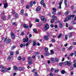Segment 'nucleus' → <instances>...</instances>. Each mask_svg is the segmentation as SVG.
<instances>
[{
  "mask_svg": "<svg viewBox=\"0 0 76 76\" xmlns=\"http://www.w3.org/2000/svg\"><path fill=\"white\" fill-rule=\"evenodd\" d=\"M15 48H16V46H13L12 47V50H14V49Z\"/></svg>",
  "mask_w": 76,
  "mask_h": 76,
  "instance_id": "obj_32",
  "label": "nucleus"
},
{
  "mask_svg": "<svg viewBox=\"0 0 76 76\" xmlns=\"http://www.w3.org/2000/svg\"><path fill=\"white\" fill-rule=\"evenodd\" d=\"M44 1L42 0L41 1V4H42L43 6V7H44L45 6V3H44Z\"/></svg>",
  "mask_w": 76,
  "mask_h": 76,
  "instance_id": "obj_6",
  "label": "nucleus"
},
{
  "mask_svg": "<svg viewBox=\"0 0 76 76\" xmlns=\"http://www.w3.org/2000/svg\"><path fill=\"white\" fill-rule=\"evenodd\" d=\"M44 39L45 40H48V36L46 35H45L44 36Z\"/></svg>",
  "mask_w": 76,
  "mask_h": 76,
  "instance_id": "obj_9",
  "label": "nucleus"
},
{
  "mask_svg": "<svg viewBox=\"0 0 76 76\" xmlns=\"http://www.w3.org/2000/svg\"><path fill=\"white\" fill-rule=\"evenodd\" d=\"M0 69H4V70H6V68H5V67H4L3 66L1 65H0Z\"/></svg>",
  "mask_w": 76,
  "mask_h": 76,
  "instance_id": "obj_11",
  "label": "nucleus"
},
{
  "mask_svg": "<svg viewBox=\"0 0 76 76\" xmlns=\"http://www.w3.org/2000/svg\"><path fill=\"white\" fill-rule=\"evenodd\" d=\"M12 56H8L7 58L8 60H10L11 59V57H12Z\"/></svg>",
  "mask_w": 76,
  "mask_h": 76,
  "instance_id": "obj_20",
  "label": "nucleus"
},
{
  "mask_svg": "<svg viewBox=\"0 0 76 76\" xmlns=\"http://www.w3.org/2000/svg\"><path fill=\"white\" fill-rule=\"evenodd\" d=\"M29 7V6L28 5H27L26 6V8L28 9Z\"/></svg>",
  "mask_w": 76,
  "mask_h": 76,
  "instance_id": "obj_63",
  "label": "nucleus"
},
{
  "mask_svg": "<svg viewBox=\"0 0 76 76\" xmlns=\"http://www.w3.org/2000/svg\"><path fill=\"white\" fill-rule=\"evenodd\" d=\"M35 21L36 22H39V20L38 18H37L36 19Z\"/></svg>",
  "mask_w": 76,
  "mask_h": 76,
  "instance_id": "obj_31",
  "label": "nucleus"
},
{
  "mask_svg": "<svg viewBox=\"0 0 76 76\" xmlns=\"http://www.w3.org/2000/svg\"><path fill=\"white\" fill-rule=\"evenodd\" d=\"M23 12H24V10H23V9L22 10H21V15H23Z\"/></svg>",
  "mask_w": 76,
  "mask_h": 76,
  "instance_id": "obj_21",
  "label": "nucleus"
},
{
  "mask_svg": "<svg viewBox=\"0 0 76 76\" xmlns=\"http://www.w3.org/2000/svg\"><path fill=\"white\" fill-rule=\"evenodd\" d=\"M31 58H32V57H31V56H30L28 57V59L29 60H31Z\"/></svg>",
  "mask_w": 76,
  "mask_h": 76,
  "instance_id": "obj_47",
  "label": "nucleus"
},
{
  "mask_svg": "<svg viewBox=\"0 0 76 76\" xmlns=\"http://www.w3.org/2000/svg\"><path fill=\"white\" fill-rule=\"evenodd\" d=\"M3 19L4 21H6V19L5 18H3Z\"/></svg>",
  "mask_w": 76,
  "mask_h": 76,
  "instance_id": "obj_59",
  "label": "nucleus"
},
{
  "mask_svg": "<svg viewBox=\"0 0 76 76\" xmlns=\"http://www.w3.org/2000/svg\"><path fill=\"white\" fill-rule=\"evenodd\" d=\"M11 42V40H10V39H8L6 41V42L7 43H10V42Z\"/></svg>",
  "mask_w": 76,
  "mask_h": 76,
  "instance_id": "obj_16",
  "label": "nucleus"
},
{
  "mask_svg": "<svg viewBox=\"0 0 76 76\" xmlns=\"http://www.w3.org/2000/svg\"><path fill=\"white\" fill-rule=\"evenodd\" d=\"M16 23L15 22H13L12 23V24L13 25H14L15 26L16 25Z\"/></svg>",
  "mask_w": 76,
  "mask_h": 76,
  "instance_id": "obj_57",
  "label": "nucleus"
},
{
  "mask_svg": "<svg viewBox=\"0 0 76 76\" xmlns=\"http://www.w3.org/2000/svg\"><path fill=\"white\" fill-rule=\"evenodd\" d=\"M54 19H52L51 20V23H53L54 22Z\"/></svg>",
  "mask_w": 76,
  "mask_h": 76,
  "instance_id": "obj_44",
  "label": "nucleus"
},
{
  "mask_svg": "<svg viewBox=\"0 0 76 76\" xmlns=\"http://www.w3.org/2000/svg\"><path fill=\"white\" fill-rule=\"evenodd\" d=\"M72 24H73V25L75 24V21H73L72 22Z\"/></svg>",
  "mask_w": 76,
  "mask_h": 76,
  "instance_id": "obj_58",
  "label": "nucleus"
},
{
  "mask_svg": "<svg viewBox=\"0 0 76 76\" xmlns=\"http://www.w3.org/2000/svg\"><path fill=\"white\" fill-rule=\"evenodd\" d=\"M71 16H69L68 17V18L67 17L66 18L65 20L64 21V22H66V21H67V20H68H68H70V19H71Z\"/></svg>",
  "mask_w": 76,
  "mask_h": 76,
  "instance_id": "obj_3",
  "label": "nucleus"
},
{
  "mask_svg": "<svg viewBox=\"0 0 76 76\" xmlns=\"http://www.w3.org/2000/svg\"><path fill=\"white\" fill-rule=\"evenodd\" d=\"M33 5V4L32 3V1H31L30 2L29 6L30 7H32Z\"/></svg>",
  "mask_w": 76,
  "mask_h": 76,
  "instance_id": "obj_29",
  "label": "nucleus"
},
{
  "mask_svg": "<svg viewBox=\"0 0 76 76\" xmlns=\"http://www.w3.org/2000/svg\"><path fill=\"white\" fill-rule=\"evenodd\" d=\"M45 52H48V48L45 47Z\"/></svg>",
  "mask_w": 76,
  "mask_h": 76,
  "instance_id": "obj_26",
  "label": "nucleus"
},
{
  "mask_svg": "<svg viewBox=\"0 0 76 76\" xmlns=\"http://www.w3.org/2000/svg\"><path fill=\"white\" fill-rule=\"evenodd\" d=\"M73 34V33L72 32H70L69 33V38H70L72 37V35Z\"/></svg>",
  "mask_w": 76,
  "mask_h": 76,
  "instance_id": "obj_12",
  "label": "nucleus"
},
{
  "mask_svg": "<svg viewBox=\"0 0 76 76\" xmlns=\"http://www.w3.org/2000/svg\"><path fill=\"white\" fill-rule=\"evenodd\" d=\"M50 54L52 55L54 54V52H53V50H50Z\"/></svg>",
  "mask_w": 76,
  "mask_h": 76,
  "instance_id": "obj_27",
  "label": "nucleus"
},
{
  "mask_svg": "<svg viewBox=\"0 0 76 76\" xmlns=\"http://www.w3.org/2000/svg\"><path fill=\"white\" fill-rule=\"evenodd\" d=\"M41 9V7H38L36 9V11L37 12H38V11H39Z\"/></svg>",
  "mask_w": 76,
  "mask_h": 76,
  "instance_id": "obj_14",
  "label": "nucleus"
},
{
  "mask_svg": "<svg viewBox=\"0 0 76 76\" xmlns=\"http://www.w3.org/2000/svg\"><path fill=\"white\" fill-rule=\"evenodd\" d=\"M61 12H59L57 13V15H61Z\"/></svg>",
  "mask_w": 76,
  "mask_h": 76,
  "instance_id": "obj_35",
  "label": "nucleus"
},
{
  "mask_svg": "<svg viewBox=\"0 0 76 76\" xmlns=\"http://www.w3.org/2000/svg\"><path fill=\"white\" fill-rule=\"evenodd\" d=\"M59 27L60 28H63V24H62V23H60L59 24Z\"/></svg>",
  "mask_w": 76,
  "mask_h": 76,
  "instance_id": "obj_19",
  "label": "nucleus"
},
{
  "mask_svg": "<svg viewBox=\"0 0 76 76\" xmlns=\"http://www.w3.org/2000/svg\"><path fill=\"white\" fill-rule=\"evenodd\" d=\"M32 61H28V64L29 65H31V64H32Z\"/></svg>",
  "mask_w": 76,
  "mask_h": 76,
  "instance_id": "obj_41",
  "label": "nucleus"
},
{
  "mask_svg": "<svg viewBox=\"0 0 76 76\" xmlns=\"http://www.w3.org/2000/svg\"><path fill=\"white\" fill-rule=\"evenodd\" d=\"M13 69L14 70L16 71L18 69V68L16 66H14L13 67Z\"/></svg>",
  "mask_w": 76,
  "mask_h": 76,
  "instance_id": "obj_15",
  "label": "nucleus"
},
{
  "mask_svg": "<svg viewBox=\"0 0 76 76\" xmlns=\"http://www.w3.org/2000/svg\"><path fill=\"white\" fill-rule=\"evenodd\" d=\"M73 67H76V64H74L73 65Z\"/></svg>",
  "mask_w": 76,
  "mask_h": 76,
  "instance_id": "obj_64",
  "label": "nucleus"
},
{
  "mask_svg": "<svg viewBox=\"0 0 76 76\" xmlns=\"http://www.w3.org/2000/svg\"><path fill=\"white\" fill-rule=\"evenodd\" d=\"M1 72H2V73H4V70L3 69L1 70Z\"/></svg>",
  "mask_w": 76,
  "mask_h": 76,
  "instance_id": "obj_62",
  "label": "nucleus"
},
{
  "mask_svg": "<svg viewBox=\"0 0 76 76\" xmlns=\"http://www.w3.org/2000/svg\"><path fill=\"white\" fill-rule=\"evenodd\" d=\"M45 30H48L49 29V26L48 24H46L45 26Z\"/></svg>",
  "mask_w": 76,
  "mask_h": 76,
  "instance_id": "obj_5",
  "label": "nucleus"
},
{
  "mask_svg": "<svg viewBox=\"0 0 76 76\" xmlns=\"http://www.w3.org/2000/svg\"><path fill=\"white\" fill-rule=\"evenodd\" d=\"M64 3L66 7H67V0H65Z\"/></svg>",
  "mask_w": 76,
  "mask_h": 76,
  "instance_id": "obj_24",
  "label": "nucleus"
},
{
  "mask_svg": "<svg viewBox=\"0 0 76 76\" xmlns=\"http://www.w3.org/2000/svg\"><path fill=\"white\" fill-rule=\"evenodd\" d=\"M10 54L11 56H13V52H11Z\"/></svg>",
  "mask_w": 76,
  "mask_h": 76,
  "instance_id": "obj_55",
  "label": "nucleus"
},
{
  "mask_svg": "<svg viewBox=\"0 0 76 76\" xmlns=\"http://www.w3.org/2000/svg\"><path fill=\"white\" fill-rule=\"evenodd\" d=\"M20 35H22V36H23V35H24V32H21L20 34Z\"/></svg>",
  "mask_w": 76,
  "mask_h": 76,
  "instance_id": "obj_50",
  "label": "nucleus"
},
{
  "mask_svg": "<svg viewBox=\"0 0 76 76\" xmlns=\"http://www.w3.org/2000/svg\"><path fill=\"white\" fill-rule=\"evenodd\" d=\"M52 42H55L56 41H55V39H52Z\"/></svg>",
  "mask_w": 76,
  "mask_h": 76,
  "instance_id": "obj_48",
  "label": "nucleus"
},
{
  "mask_svg": "<svg viewBox=\"0 0 76 76\" xmlns=\"http://www.w3.org/2000/svg\"><path fill=\"white\" fill-rule=\"evenodd\" d=\"M11 37L12 39H14L15 38V34H14V33H13V32H11Z\"/></svg>",
  "mask_w": 76,
  "mask_h": 76,
  "instance_id": "obj_1",
  "label": "nucleus"
},
{
  "mask_svg": "<svg viewBox=\"0 0 76 76\" xmlns=\"http://www.w3.org/2000/svg\"><path fill=\"white\" fill-rule=\"evenodd\" d=\"M69 12L67 11L65 13V15H69Z\"/></svg>",
  "mask_w": 76,
  "mask_h": 76,
  "instance_id": "obj_33",
  "label": "nucleus"
},
{
  "mask_svg": "<svg viewBox=\"0 0 76 76\" xmlns=\"http://www.w3.org/2000/svg\"><path fill=\"white\" fill-rule=\"evenodd\" d=\"M61 73L62 74H65L66 73V71L64 70H63L61 71Z\"/></svg>",
  "mask_w": 76,
  "mask_h": 76,
  "instance_id": "obj_17",
  "label": "nucleus"
},
{
  "mask_svg": "<svg viewBox=\"0 0 76 76\" xmlns=\"http://www.w3.org/2000/svg\"><path fill=\"white\" fill-rule=\"evenodd\" d=\"M34 32V33H36V32H37V29H33Z\"/></svg>",
  "mask_w": 76,
  "mask_h": 76,
  "instance_id": "obj_30",
  "label": "nucleus"
},
{
  "mask_svg": "<svg viewBox=\"0 0 76 76\" xmlns=\"http://www.w3.org/2000/svg\"><path fill=\"white\" fill-rule=\"evenodd\" d=\"M54 72H55V73H58V71L57 70H55Z\"/></svg>",
  "mask_w": 76,
  "mask_h": 76,
  "instance_id": "obj_51",
  "label": "nucleus"
},
{
  "mask_svg": "<svg viewBox=\"0 0 76 76\" xmlns=\"http://www.w3.org/2000/svg\"><path fill=\"white\" fill-rule=\"evenodd\" d=\"M31 41H32V40H29V41L28 42V43L29 44H31Z\"/></svg>",
  "mask_w": 76,
  "mask_h": 76,
  "instance_id": "obj_52",
  "label": "nucleus"
},
{
  "mask_svg": "<svg viewBox=\"0 0 76 76\" xmlns=\"http://www.w3.org/2000/svg\"><path fill=\"white\" fill-rule=\"evenodd\" d=\"M34 76H38V74H37V72H36L34 74Z\"/></svg>",
  "mask_w": 76,
  "mask_h": 76,
  "instance_id": "obj_40",
  "label": "nucleus"
},
{
  "mask_svg": "<svg viewBox=\"0 0 76 76\" xmlns=\"http://www.w3.org/2000/svg\"><path fill=\"white\" fill-rule=\"evenodd\" d=\"M55 59V61L56 62H57V61H58V58H54Z\"/></svg>",
  "mask_w": 76,
  "mask_h": 76,
  "instance_id": "obj_25",
  "label": "nucleus"
},
{
  "mask_svg": "<svg viewBox=\"0 0 76 76\" xmlns=\"http://www.w3.org/2000/svg\"><path fill=\"white\" fill-rule=\"evenodd\" d=\"M52 18H54L55 19H57V17L55 15H53L52 16Z\"/></svg>",
  "mask_w": 76,
  "mask_h": 76,
  "instance_id": "obj_28",
  "label": "nucleus"
},
{
  "mask_svg": "<svg viewBox=\"0 0 76 76\" xmlns=\"http://www.w3.org/2000/svg\"><path fill=\"white\" fill-rule=\"evenodd\" d=\"M62 36V35H61V34H60L58 36V38H60Z\"/></svg>",
  "mask_w": 76,
  "mask_h": 76,
  "instance_id": "obj_36",
  "label": "nucleus"
},
{
  "mask_svg": "<svg viewBox=\"0 0 76 76\" xmlns=\"http://www.w3.org/2000/svg\"><path fill=\"white\" fill-rule=\"evenodd\" d=\"M24 69L25 68L22 67H19L18 69V70H19V71H22V70H24Z\"/></svg>",
  "mask_w": 76,
  "mask_h": 76,
  "instance_id": "obj_7",
  "label": "nucleus"
},
{
  "mask_svg": "<svg viewBox=\"0 0 76 76\" xmlns=\"http://www.w3.org/2000/svg\"><path fill=\"white\" fill-rule=\"evenodd\" d=\"M33 46H35L37 45V42H36V41H34L33 42Z\"/></svg>",
  "mask_w": 76,
  "mask_h": 76,
  "instance_id": "obj_13",
  "label": "nucleus"
},
{
  "mask_svg": "<svg viewBox=\"0 0 76 76\" xmlns=\"http://www.w3.org/2000/svg\"><path fill=\"white\" fill-rule=\"evenodd\" d=\"M72 48H73V47L72 46H70L69 47L68 50H72Z\"/></svg>",
  "mask_w": 76,
  "mask_h": 76,
  "instance_id": "obj_22",
  "label": "nucleus"
},
{
  "mask_svg": "<svg viewBox=\"0 0 76 76\" xmlns=\"http://www.w3.org/2000/svg\"><path fill=\"white\" fill-rule=\"evenodd\" d=\"M18 14H16L15 15V18H18Z\"/></svg>",
  "mask_w": 76,
  "mask_h": 76,
  "instance_id": "obj_56",
  "label": "nucleus"
},
{
  "mask_svg": "<svg viewBox=\"0 0 76 76\" xmlns=\"http://www.w3.org/2000/svg\"><path fill=\"white\" fill-rule=\"evenodd\" d=\"M21 58V57L20 56L18 57V60H20Z\"/></svg>",
  "mask_w": 76,
  "mask_h": 76,
  "instance_id": "obj_54",
  "label": "nucleus"
},
{
  "mask_svg": "<svg viewBox=\"0 0 76 76\" xmlns=\"http://www.w3.org/2000/svg\"><path fill=\"white\" fill-rule=\"evenodd\" d=\"M52 10L54 11V12H56V8H53Z\"/></svg>",
  "mask_w": 76,
  "mask_h": 76,
  "instance_id": "obj_46",
  "label": "nucleus"
},
{
  "mask_svg": "<svg viewBox=\"0 0 76 76\" xmlns=\"http://www.w3.org/2000/svg\"><path fill=\"white\" fill-rule=\"evenodd\" d=\"M26 38H24L23 39V42H28V40H29V38L26 37Z\"/></svg>",
  "mask_w": 76,
  "mask_h": 76,
  "instance_id": "obj_4",
  "label": "nucleus"
},
{
  "mask_svg": "<svg viewBox=\"0 0 76 76\" xmlns=\"http://www.w3.org/2000/svg\"><path fill=\"white\" fill-rule=\"evenodd\" d=\"M67 37H68V35H66L65 36V38L66 40H67Z\"/></svg>",
  "mask_w": 76,
  "mask_h": 76,
  "instance_id": "obj_39",
  "label": "nucleus"
},
{
  "mask_svg": "<svg viewBox=\"0 0 76 76\" xmlns=\"http://www.w3.org/2000/svg\"><path fill=\"white\" fill-rule=\"evenodd\" d=\"M23 44H21L20 45V47L21 48L23 47Z\"/></svg>",
  "mask_w": 76,
  "mask_h": 76,
  "instance_id": "obj_45",
  "label": "nucleus"
},
{
  "mask_svg": "<svg viewBox=\"0 0 76 76\" xmlns=\"http://www.w3.org/2000/svg\"><path fill=\"white\" fill-rule=\"evenodd\" d=\"M69 30H72V29H73V27H71L69 28Z\"/></svg>",
  "mask_w": 76,
  "mask_h": 76,
  "instance_id": "obj_60",
  "label": "nucleus"
},
{
  "mask_svg": "<svg viewBox=\"0 0 76 76\" xmlns=\"http://www.w3.org/2000/svg\"><path fill=\"white\" fill-rule=\"evenodd\" d=\"M50 56V53H46V56Z\"/></svg>",
  "mask_w": 76,
  "mask_h": 76,
  "instance_id": "obj_61",
  "label": "nucleus"
},
{
  "mask_svg": "<svg viewBox=\"0 0 76 76\" xmlns=\"http://www.w3.org/2000/svg\"><path fill=\"white\" fill-rule=\"evenodd\" d=\"M23 27L25 28H26V25L25 24H23Z\"/></svg>",
  "mask_w": 76,
  "mask_h": 76,
  "instance_id": "obj_53",
  "label": "nucleus"
},
{
  "mask_svg": "<svg viewBox=\"0 0 76 76\" xmlns=\"http://www.w3.org/2000/svg\"><path fill=\"white\" fill-rule=\"evenodd\" d=\"M65 65H66V66H70V61H68L65 62Z\"/></svg>",
  "mask_w": 76,
  "mask_h": 76,
  "instance_id": "obj_2",
  "label": "nucleus"
},
{
  "mask_svg": "<svg viewBox=\"0 0 76 76\" xmlns=\"http://www.w3.org/2000/svg\"><path fill=\"white\" fill-rule=\"evenodd\" d=\"M62 4V1H60L59 3V8L60 9H61V4Z\"/></svg>",
  "mask_w": 76,
  "mask_h": 76,
  "instance_id": "obj_8",
  "label": "nucleus"
},
{
  "mask_svg": "<svg viewBox=\"0 0 76 76\" xmlns=\"http://www.w3.org/2000/svg\"><path fill=\"white\" fill-rule=\"evenodd\" d=\"M44 18H44V16H42V17L41 18V19L42 20H43V19H44Z\"/></svg>",
  "mask_w": 76,
  "mask_h": 76,
  "instance_id": "obj_38",
  "label": "nucleus"
},
{
  "mask_svg": "<svg viewBox=\"0 0 76 76\" xmlns=\"http://www.w3.org/2000/svg\"><path fill=\"white\" fill-rule=\"evenodd\" d=\"M63 64V63L61 62L59 63V66H62V65Z\"/></svg>",
  "mask_w": 76,
  "mask_h": 76,
  "instance_id": "obj_34",
  "label": "nucleus"
},
{
  "mask_svg": "<svg viewBox=\"0 0 76 76\" xmlns=\"http://www.w3.org/2000/svg\"><path fill=\"white\" fill-rule=\"evenodd\" d=\"M8 7V4L7 3H6L4 4V8H6Z\"/></svg>",
  "mask_w": 76,
  "mask_h": 76,
  "instance_id": "obj_10",
  "label": "nucleus"
},
{
  "mask_svg": "<svg viewBox=\"0 0 76 76\" xmlns=\"http://www.w3.org/2000/svg\"><path fill=\"white\" fill-rule=\"evenodd\" d=\"M47 34L48 37H50L51 36V33H47Z\"/></svg>",
  "mask_w": 76,
  "mask_h": 76,
  "instance_id": "obj_23",
  "label": "nucleus"
},
{
  "mask_svg": "<svg viewBox=\"0 0 76 76\" xmlns=\"http://www.w3.org/2000/svg\"><path fill=\"white\" fill-rule=\"evenodd\" d=\"M12 14H15V13H16V12H15V11L13 10L12 12Z\"/></svg>",
  "mask_w": 76,
  "mask_h": 76,
  "instance_id": "obj_43",
  "label": "nucleus"
},
{
  "mask_svg": "<svg viewBox=\"0 0 76 76\" xmlns=\"http://www.w3.org/2000/svg\"><path fill=\"white\" fill-rule=\"evenodd\" d=\"M42 20L44 22H46V19H45V18H44V19H43V20Z\"/></svg>",
  "mask_w": 76,
  "mask_h": 76,
  "instance_id": "obj_37",
  "label": "nucleus"
},
{
  "mask_svg": "<svg viewBox=\"0 0 76 76\" xmlns=\"http://www.w3.org/2000/svg\"><path fill=\"white\" fill-rule=\"evenodd\" d=\"M42 25V23H39V24L38 26H41Z\"/></svg>",
  "mask_w": 76,
  "mask_h": 76,
  "instance_id": "obj_42",
  "label": "nucleus"
},
{
  "mask_svg": "<svg viewBox=\"0 0 76 76\" xmlns=\"http://www.w3.org/2000/svg\"><path fill=\"white\" fill-rule=\"evenodd\" d=\"M51 60V61L52 63H54V61H55L54 58H52L50 59Z\"/></svg>",
  "mask_w": 76,
  "mask_h": 76,
  "instance_id": "obj_18",
  "label": "nucleus"
},
{
  "mask_svg": "<svg viewBox=\"0 0 76 76\" xmlns=\"http://www.w3.org/2000/svg\"><path fill=\"white\" fill-rule=\"evenodd\" d=\"M50 76H53L54 74L53 73H50Z\"/></svg>",
  "mask_w": 76,
  "mask_h": 76,
  "instance_id": "obj_49",
  "label": "nucleus"
}]
</instances>
